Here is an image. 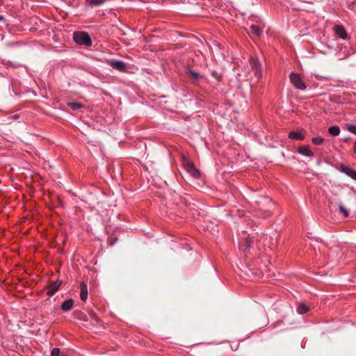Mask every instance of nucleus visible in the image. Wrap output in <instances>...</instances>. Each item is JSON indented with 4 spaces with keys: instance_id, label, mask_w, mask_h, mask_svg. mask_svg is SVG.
<instances>
[{
    "instance_id": "f257e3e1",
    "label": "nucleus",
    "mask_w": 356,
    "mask_h": 356,
    "mask_svg": "<svg viewBox=\"0 0 356 356\" xmlns=\"http://www.w3.org/2000/svg\"><path fill=\"white\" fill-rule=\"evenodd\" d=\"M74 40L79 44L90 47L92 45V40L86 32H75L74 33Z\"/></svg>"
},
{
    "instance_id": "f03ea898",
    "label": "nucleus",
    "mask_w": 356,
    "mask_h": 356,
    "mask_svg": "<svg viewBox=\"0 0 356 356\" xmlns=\"http://www.w3.org/2000/svg\"><path fill=\"white\" fill-rule=\"evenodd\" d=\"M290 81L291 83L298 89L305 90L306 88V84L302 81L298 74L292 72L290 76Z\"/></svg>"
},
{
    "instance_id": "7ed1b4c3",
    "label": "nucleus",
    "mask_w": 356,
    "mask_h": 356,
    "mask_svg": "<svg viewBox=\"0 0 356 356\" xmlns=\"http://www.w3.org/2000/svg\"><path fill=\"white\" fill-rule=\"evenodd\" d=\"M250 65L251 70L254 72L255 76L260 79L262 77V72L261 70V64L257 59L251 57L250 59Z\"/></svg>"
},
{
    "instance_id": "20e7f679",
    "label": "nucleus",
    "mask_w": 356,
    "mask_h": 356,
    "mask_svg": "<svg viewBox=\"0 0 356 356\" xmlns=\"http://www.w3.org/2000/svg\"><path fill=\"white\" fill-rule=\"evenodd\" d=\"M107 63L113 69H115L120 72H123L127 70V65L123 61L111 60H108Z\"/></svg>"
},
{
    "instance_id": "39448f33",
    "label": "nucleus",
    "mask_w": 356,
    "mask_h": 356,
    "mask_svg": "<svg viewBox=\"0 0 356 356\" xmlns=\"http://www.w3.org/2000/svg\"><path fill=\"white\" fill-rule=\"evenodd\" d=\"M60 284H61V282L59 280H57L56 282L51 283L47 287V294L49 296H53L58 291Z\"/></svg>"
},
{
    "instance_id": "423d86ee",
    "label": "nucleus",
    "mask_w": 356,
    "mask_h": 356,
    "mask_svg": "<svg viewBox=\"0 0 356 356\" xmlns=\"http://www.w3.org/2000/svg\"><path fill=\"white\" fill-rule=\"evenodd\" d=\"M186 74L193 83L202 78L200 73L191 68L187 69Z\"/></svg>"
},
{
    "instance_id": "0eeeda50",
    "label": "nucleus",
    "mask_w": 356,
    "mask_h": 356,
    "mask_svg": "<svg viewBox=\"0 0 356 356\" xmlns=\"http://www.w3.org/2000/svg\"><path fill=\"white\" fill-rule=\"evenodd\" d=\"M339 170L341 172H343L344 174L347 175L352 179L356 180V171L353 169L349 168L348 166L341 165L340 166Z\"/></svg>"
},
{
    "instance_id": "6e6552de",
    "label": "nucleus",
    "mask_w": 356,
    "mask_h": 356,
    "mask_svg": "<svg viewBox=\"0 0 356 356\" xmlns=\"http://www.w3.org/2000/svg\"><path fill=\"white\" fill-rule=\"evenodd\" d=\"M256 203L259 206H261L260 209H267L268 205L271 203V200L268 197H259L256 200Z\"/></svg>"
},
{
    "instance_id": "1a4fd4ad",
    "label": "nucleus",
    "mask_w": 356,
    "mask_h": 356,
    "mask_svg": "<svg viewBox=\"0 0 356 356\" xmlns=\"http://www.w3.org/2000/svg\"><path fill=\"white\" fill-rule=\"evenodd\" d=\"M289 138L293 140H303L305 139V131L300 130L299 131H291Z\"/></svg>"
},
{
    "instance_id": "9d476101",
    "label": "nucleus",
    "mask_w": 356,
    "mask_h": 356,
    "mask_svg": "<svg viewBox=\"0 0 356 356\" xmlns=\"http://www.w3.org/2000/svg\"><path fill=\"white\" fill-rule=\"evenodd\" d=\"M334 32L336 35H337L339 38L342 39H346V31L345 29L340 26V25H336L334 28Z\"/></svg>"
},
{
    "instance_id": "9b49d317",
    "label": "nucleus",
    "mask_w": 356,
    "mask_h": 356,
    "mask_svg": "<svg viewBox=\"0 0 356 356\" xmlns=\"http://www.w3.org/2000/svg\"><path fill=\"white\" fill-rule=\"evenodd\" d=\"M80 298L83 301H86L88 298V289L87 286L85 283L82 282L80 284Z\"/></svg>"
},
{
    "instance_id": "f8f14e48",
    "label": "nucleus",
    "mask_w": 356,
    "mask_h": 356,
    "mask_svg": "<svg viewBox=\"0 0 356 356\" xmlns=\"http://www.w3.org/2000/svg\"><path fill=\"white\" fill-rule=\"evenodd\" d=\"M248 32L257 37H259L262 33V30L259 26L252 24L250 26Z\"/></svg>"
},
{
    "instance_id": "ddd939ff",
    "label": "nucleus",
    "mask_w": 356,
    "mask_h": 356,
    "mask_svg": "<svg viewBox=\"0 0 356 356\" xmlns=\"http://www.w3.org/2000/svg\"><path fill=\"white\" fill-rule=\"evenodd\" d=\"M73 305H74V301L72 299L67 300L63 302V304L61 305V309L64 312L70 311L72 308Z\"/></svg>"
},
{
    "instance_id": "4468645a",
    "label": "nucleus",
    "mask_w": 356,
    "mask_h": 356,
    "mask_svg": "<svg viewBox=\"0 0 356 356\" xmlns=\"http://www.w3.org/2000/svg\"><path fill=\"white\" fill-rule=\"evenodd\" d=\"M300 154L307 156H313V152L312 150H310L306 146H301L299 147L298 151Z\"/></svg>"
},
{
    "instance_id": "2eb2a0df",
    "label": "nucleus",
    "mask_w": 356,
    "mask_h": 356,
    "mask_svg": "<svg viewBox=\"0 0 356 356\" xmlns=\"http://www.w3.org/2000/svg\"><path fill=\"white\" fill-rule=\"evenodd\" d=\"M188 172L194 177H198L200 175L199 171L194 167L193 164H188L187 167Z\"/></svg>"
},
{
    "instance_id": "dca6fc26",
    "label": "nucleus",
    "mask_w": 356,
    "mask_h": 356,
    "mask_svg": "<svg viewBox=\"0 0 356 356\" xmlns=\"http://www.w3.org/2000/svg\"><path fill=\"white\" fill-rule=\"evenodd\" d=\"M328 131L332 136H337L340 134V129L338 126H332L329 128Z\"/></svg>"
},
{
    "instance_id": "f3484780",
    "label": "nucleus",
    "mask_w": 356,
    "mask_h": 356,
    "mask_svg": "<svg viewBox=\"0 0 356 356\" xmlns=\"http://www.w3.org/2000/svg\"><path fill=\"white\" fill-rule=\"evenodd\" d=\"M308 310V307L304 304H300L297 307V312L300 314H305Z\"/></svg>"
},
{
    "instance_id": "a211bd4d",
    "label": "nucleus",
    "mask_w": 356,
    "mask_h": 356,
    "mask_svg": "<svg viewBox=\"0 0 356 356\" xmlns=\"http://www.w3.org/2000/svg\"><path fill=\"white\" fill-rule=\"evenodd\" d=\"M67 104L74 111L78 110L82 107V104L78 102H68Z\"/></svg>"
},
{
    "instance_id": "6ab92c4d",
    "label": "nucleus",
    "mask_w": 356,
    "mask_h": 356,
    "mask_svg": "<svg viewBox=\"0 0 356 356\" xmlns=\"http://www.w3.org/2000/svg\"><path fill=\"white\" fill-rule=\"evenodd\" d=\"M92 6H99L103 3V0H86Z\"/></svg>"
},
{
    "instance_id": "aec40b11",
    "label": "nucleus",
    "mask_w": 356,
    "mask_h": 356,
    "mask_svg": "<svg viewBox=\"0 0 356 356\" xmlns=\"http://www.w3.org/2000/svg\"><path fill=\"white\" fill-rule=\"evenodd\" d=\"M346 129L353 133V134H356V125H354V124H347L346 125Z\"/></svg>"
},
{
    "instance_id": "412c9836",
    "label": "nucleus",
    "mask_w": 356,
    "mask_h": 356,
    "mask_svg": "<svg viewBox=\"0 0 356 356\" xmlns=\"http://www.w3.org/2000/svg\"><path fill=\"white\" fill-rule=\"evenodd\" d=\"M323 138L319 136L312 138V143L315 145H321L323 142Z\"/></svg>"
},
{
    "instance_id": "4be33fe9",
    "label": "nucleus",
    "mask_w": 356,
    "mask_h": 356,
    "mask_svg": "<svg viewBox=\"0 0 356 356\" xmlns=\"http://www.w3.org/2000/svg\"><path fill=\"white\" fill-rule=\"evenodd\" d=\"M339 211L343 214L344 217L348 216V211L344 207L343 205H339Z\"/></svg>"
},
{
    "instance_id": "5701e85b",
    "label": "nucleus",
    "mask_w": 356,
    "mask_h": 356,
    "mask_svg": "<svg viewBox=\"0 0 356 356\" xmlns=\"http://www.w3.org/2000/svg\"><path fill=\"white\" fill-rule=\"evenodd\" d=\"M211 75L217 81H220L221 80V76L216 71H212L211 72Z\"/></svg>"
},
{
    "instance_id": "b1692460",
    "label": "nucleus",
    "mask_w": 356,
    "mask_h": 356,
    "mask_svg": "<svg viewBox=\"0 0 356 356\" xmlns=\"http://www.w3.org/2000/svg\"><path fill=\"white\" fill-rule=\"evenodd\" d=\"M60 355V349L58 348H54L51 352V356H59Z\"/></svg>"
},
{
    "instance_id": "393cba45",
    "label": "nucleus",
    "mask_w": 356,
    "mask_h": 356,
    "mask_svg": "<svg viewBox=\"0 0 356 356\" xmlns=\"http://www.w3.org/2000/svg\"><path fill=\"white\" fill-rule=\"evenodd\" d=\"M89 315L92 318L95 319L96 321H99V318L94 312H90Z\"/></svg>"
},
{
    "instance_id": "a878e982",
    "label": "nucleus",
    "mask_w": 356,
    "mask_h": 356,
    "mask_svg": "<svg viewBox=\"0 0 356 356\" xmlns=\"http://www.w3.org/2000/svg\"><path fill=\"white\" fill-rule=\"evenodd\" d=\"M252 243V240L246 239V246L247 248H250V243Z\"/></svg>"
},
{
    "instance_id": "bb28decb",
    "label": "nucleus",
    "mask_w": 356,
    "mask_h": 356,
    "mask_svg": "<svg viewBox=\"0 0 356 356\" xmlns=\"http://www.w3.org/2000/svg\"><path fill=\"white\" fill-rule=\"evenodd\" d=\"M266 214L264 216V218L267 217L270 215V212L268 211H266Z\"/></svg>"
},
{
    "instance_id": "cd10ccee",
    "label": "nucleus",
    "mask_w": 356,
    "mask_h": 356,
    "mask_svg": "<svg viewBox=\"0 0 356 356\" xmlns=\"http://www.w3.org/2000/svg\"><path fill=\"white\" fill-rule=\"evenodd\" d=\"M4 19V17L2 15H0V21H2Z\"/></svg>"
},
{
    "instance_id": "c85d7f7f",
    "label": "nucleus",
    "mask_w": 356,
    "mask_h": 356,
    "mask_svg": "<svg viewBox=\"0 0 356 356\" xmlns=\"http://www.w3.org/2000/svg\"><path fill=\"white\" fill-rule=\"evenodd\" d=\"M354 151L356 153V142L355 143V145H354Z\"/></svg>"
}]
</instances>
